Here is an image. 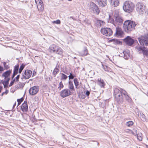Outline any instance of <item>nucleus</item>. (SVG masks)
<instances>
[{
  "instance_id": "48",
  "label": "nucleus",
  "mask_w": 148,
  "mask_h": 148,
  "mask_svg": "<svg viewBox=\"0 0 148 148\" xmlns=\"http://www.w3.org/2000/svg\"><path fill=\"white\" fill-rule=\"evenodd\" d=\"M19 77H20V75H17V76L15 78H14V79L15 80V81L16 82H18L19 81Z\"/></svg>"
},
{
  "instance_id": "52",
  "label": "nucleus",
  "mask_w": 148,
  "mask_h": 148,
  "mask_svg": "<svg viewBox=\"0 0 148 148\" xmlns=\"http://www.w3.org/2000/svg\"><path fill=\"white\" fill-rule=\"evenodd\" d=\"M14 82H16L15 81V79H13L12 81L10 83L9 86H12Z\"/></svg>"
},
{
  "instance_id": "10",
  "label": "nucleus",
  "mask_w": 148,
  "mask_h": 148,
  "mask_svg": "<svg viewBox=\"0 0 148 148\" xmlns=\"http://www.w3.org/2000/svg\"><path fill=\"white\" fill-rule=\"evenodd\" d=\"M95 2L101 7L106 6L107 3V0H95Z\"/></svg>"
},
{
  "instance_id": "27",
  "label": "nucleus",
  "mask_w": 148,
  "mask_h": 148,
  "mask_svg": "<svg viewBox=\"0 0 148 148\" xmlns=\"http://www.w3.org/2000/svg\"><path fill=\"white\" fill-rule=\"evenodd\" d=\"M121 92V89L120 90L117 88H115L114 90V96L116 94H118L120 93Z\"/></svg>"
},
{
  "instance_id": "7",
  "label": "nucleus",
  "mask_w": 148,
  "mask_h": 148,
  "mask_svg": "<svg viewBox=\"0 0 148 148\" xmlns=\"http://www.w3.org/2000/svg\"><path fill=\"white\" fill-rule=\"evenodd\" d=\"M73 92H71L69 89L66 88L61 90L60 92V95L62 98H65L71 95Z\"/></svg>"
},
{
  "instance_id": "29",
  "label": "nucleus",
  "mask_w": 148,
  "mask_h": 148,
  "mask_svg": "<svg viewBox=\"0 0 148 148\" xmlns=\"http://www.w3.org/2000/svg\"><path fill=\"white\" fill-rule=\"evenodd\" d=\"M59 70L57 68H55L53 72V74L54 76H56V75L59 72Z\"/></svg>"
},
{
  "instance_id": "62",
  "label": "nucleus",
  "mask_w": 148,
  "mask_h": 148,
  "mask_svg": "<svg viewBox=\"0 0 148 148\" xmlns=\"http://www.w3.org/2000/svg\"><path fill=\"white\" fill-rule=\"evenodd\" d=\"M70 18H71L72 19H73V17H71Z\"/></svg>"
},
{
  "instance_id": "17",
  "label": "nucleus",
  "mask_w": 148,
  "mask_h": 148,
  "mask_svg": "<svg viewBox=\"0 0 148 148\" xmlns=\"http://www.w3.org/2000/svg\"><path fill=\"white\" fill-rule=\"evenodd\" d=\"M55 53L59 55H61L63 53V50L60 47L57 46Z\"/></svg>"
},
{
  "instance_id": "6",
  "label": "nucleus",
  "mask_w": 148,
  "mask_h": 148,
  "mask_svg": "<svg viewBox=\"0 0 148 148\" xmlns=\"http://www.w3.org/2000/svg\"><path fill=\"white\" fill-rule=\"evenodd\" d=\"M115 21L112 18L110 20V22L115 27H119L118 25H120L122 24L123 20L122 18L119 17H116L115 18Z\"/></svg>"
},
{
  "instance_id": "13",
  "label": "nucleus",
  "mask_w": 148,
  "mask_h": 148,
  "mask_svg": "<svg viewBox=\"0 0 148 148\" xmlns=\"http://www.w3.org/2000/svg\"><path fill=\"white\" fill-rule=\"evenodd\" d=\"M32 74V71L30 70H25L24 74L23 75V78L25 79H28L29 78Z\"/></svg>"
},
{
  "instance_id": "24",
  "label": "nucleus",
  "mask_w": 148,
  "mask_h": 148,
  "mask_svg": "<svg viewBox=\"0 0 148 148\" xmlns=\"http://www.w3.org/2000/svg\"><path fill=\"white\" fill-rule=\"evenodd\" d=\"M105 23L103 21L100 20H97L96 22V25L98 27H100L102 25H104Z\"/></svg>"
},
{
  "instance_id": "32",
  "label": "nucleus",
  "mask_w": 148,
  "mask_h": 148,
  "mask_svg": "<svg viewBox=\"0 0 148 148\" xmlns=\"http://www.w3.org/2000/svg\"><path fill=\"white\" fill-rule=\"evenodd\" d=\"M102 67L105 71H109L110 69V67L106 65L102 64Z\"/></svg>"
},
{
  "instance_id": "53",
  "label": "nucleus",
  "mask_w": 148,
  "mask_h": 148,
  "mask_svg": "<svg viewBox=\"0 0 148 148\" xmlns=\"http://www.w3.org/2000/svg\"><path fill=\"white\" fill-rule=\"evenodd\" d=\"M4 69L3 67L0 65V73H1L4 71Z\"/></svg>"
},
{
  "instance_id": "51",
  "label": "nucleus",
  "mask_w": 148,
  "mask_h": 148,
  "mask_svg": "<svg viewBox=\"0 0 148 148\" xmlns=\"http://www.w3.org/2000/svg\"><path fill=\"white\" fill-rule=\"evenodd\" d=\"M3 65L4 68L6 69H7L9 68L8 65H6V63L5 62H4L3 63Z\"/></svg>"
},
{
  "instance_id": "45",
  "label": "nucleus",
  "mask_w": 148,
  "mask_h": 148,
  "mask_svg": "<svg viewBox=\"0 0 148 148\" xmlns=\"http://www.w3.org/2000/svg\"><path fill=\"white\" fill-rule=\"evenodd\" d=\"M143 54L146 56H148V50L144 49L143 52Z\"/></svg>"
},
{
  "instance_id": "19",
  "label": "nucleus",
  "mask_w": 148,
  "mask_h": 148,
  "mask_svg": "<svg viewBox=\"0 0 148 148\" xmlns=\"http://www.w3.org/2000/svg\"><path fill=\"white\" fill-rule=\"evenodd\" d=\"M116 29V34L118 36H121L123 34V32L119 27H115Z\"/></svg>"
},
{
  "instance_id": "5",
  "label": "nucleus",
  "mask_w": 148,
  "mask_h": 148,
  "mask_svg": "<svg viewBox=\"0 0 148 148\" xmlns=\"http://www.w3.org/2000/svg\"><path fill=\"white\" fill-rule=\"evenodd\" d=\"M136 11L140 14H143L145 12V6L142 3L138 2L136 5Z\"/></svg>"
},
{
  "instance_id": "11",
  "label": "nucleus",
  "mask_w": 148,
  "mask_h": 148,
  "mask_svg": "<svg viewBox=\"0 0 148 148\" xmlns=\"http://www.w3.org/2000/svg\"><path fill=\"white\" fill-rule=\"evenodd\" d=\"M124 41L126 44L129 45L131 46L134 43V40L129 36H127L124 40Z\"/></svg>"
},
{
  "instance_id": "61",
  "label": "nucleus",
  "mask_w": 148,
  "mask_h": 148,
  "mask_svg": "<svg viewBox=\"0 0 148 148\" xmlns=\"http://www.w3.org/2000/svg\"><path fill=\"white\" fill-rule=\"evenodd\" d=\"M68 1H72V0H68Z\"/></svg>"
},
{
  "instance_id": "35",
  "label": "nucleus",
  "mask_w": 148,
  "mask_h": 148,
  "mask_svg": "<svg viewBox=\"0 0 148 148\" xmlns=\"http://www.w3.org/2000/svg\"><path fill=\"white\" fill-rule=\"evenodd\" d=\"M137 135V138L139 140H141L142 139V134L141 133H138Z\"/></svg>"
},
{
  "instance_id": "63",
  "label": "nucleus",
  "mask_w": 148,
  "mask_h": 148,
  "mask_svg": "<svg viewBox=\"0 0 148 148\" xmlns=\"http://www.w3.org/2000/svg\"><path fill=\"white\" fill-rule=\"evenodd\" d=\"M147 140H148V139H147Z\"/></svg>"
},
{
  "instance_id": "4",
  "label": "nucleus",
  "mask_w": 148,
  "mask_h": 148,
  "mask_svg": "<svg viewBox=\"0 0 148 148\" xmlns=\"http://www.w3.org/2000/svg\"><path fill=\"white\" fill-rule=\"evenodd\" d=\"M138 40L141 45L148 46V34L140 36L138 38Z\"/></svg>"
},
{
  "instance_id": "23",
  "label": "nucleus",
  "mask_w": 148,
  "mask_h": 148,
  "mask_svg": "<svg viewBox=\"0 0 148 148\" xmlns=\"http://www.w3.org/2000/svg\"><path fill=\"white\" fill-rule=\"evenodd\" d=\"M129 51L128 50H126L123 52L124 58L125 59H127L130 57L129 55Z\"/></svg>"
},
{
  "instance_id": "30",
  "label": "nucleus",
  "mask_w": 148,
  "mask_h": 148,
  "mask_svg": "<svg viewBox=\"0 0 148 148\" xmlns=\"http://www.w3.org/2000/svg\"><path fill=\"white\" fill-rule=\"evenodd\" d=\"M88 54V50L85 47L84 49V51H83L82 53L81 54L82 55L86 56V55Z\"/></svg>"
},
{
  "instance_id": "9",
  "label": "nucleus",
  "mask_w": 148,
  "mask_h": 148,
  "mask_svg": "<svg viewBox=\"0 0 148 148\" xmlns=\"http://www.w3.org/2000/svg\"><path fill=\"white\" fill-rule=\"evenodd\" d=\"M39 87L37 86L31 87L29 90V93L31 95H34L36 94L39 90Z\"/></svg>"
},
{
  "instance_id": "26",
  "label": "nucleus",
  "mask_w": 148,
  "mask_h": 148,
  "mask_svg": "<svg viewBox=\"0 0 148 148\" xmlns=\"http://www.w3.org/2000/svg\"><path fill=\"white\" fill-rule=\"evenodd\" d=\"M137 51L139 52L140 53H143V51L145 49V47H142L140 46H139L138 47H137Z\"/></svg>"
},
{
  "instance_id": "20",
  "label": "nucleus",
  "mask_w": 148,
  "mask_h": 148,
  "mask_svg": "<svg viewBox=\"0 0 148 148\" xmlns=\"http://www.w3.org/2000/svg\"><path fill=\"white\" fill-rule=\"evenodd\" d=\"M25 85V83H21V82H18L16 85L15 87L17 88H23Z\"/></svg>"
},
{
  "instance_id": "1",
  "label": "nucleus",
  "mask_w": 148,
  "mask_h": 148,
  "mask_svg": "<svg viewBox=\"0 0 148 148\" xmlns=\"http://www.w3.org/2000/svg\"><path fill=\"white\" fill-rule=\"evenodd\" d=\"M136 25L137 24L135 22L130 20H127L124 22L123 27L125 31L129 33L135 29V27Z\"/></svg>"
},
{
  "instance_id": "50",
  "label": "nucleus",
  "mask_w": 148,
  "mask_h": 148,
  "mask_svg": "<svg viewBox=\"0 0 148 148\" xmlns=\"http://www.w3.org/2000/svg\"><path fill=\"white\" fill-rule=\"evenodd\" d=\"M68 77L69 79H73L74 77L73 75L71 73H70V75Z\"/></svg>"
},
{
  "instance_id": "2",
  "label": "nucleus",
  "mask_w": 148,
  "mask_h": 148,
  "mask_svg": "<svg viewBox=\"0 0 148 148\" xmlns=\"http://www.w3.org/2000/svg\"><path fill=\"white\" fill-rule=\"evenodd\" d=\"M134 7V4L132 2L126 1L123 3V9L125 12L130 13L133 11Z\"/></svg>"
},
{
  "instance_id": "21",
  "label": "nucleus",
  "mask_w": 148,
  "mask_h": 148,
  "mask_svg": "<svg viewBox=\"0 0 148 148\" xmlns=\"http://www.w3.org/2000/svg\"><path fill=\"white\" fill-rule=\"evenodd\" d=\"M57 46V45L54 44L50 46L49 47L50 52L52 53H55V50H56Z\"/></svg>"
},
{
  "instance_id": "60",
  "label": "nucleus",
  "mask_w": 148,
  "mask_h": 148,
  "mask_svg": "<svg viewBox=\"0 0 148 148\" xmlns=\"http://www.w3.org/2000/svg\"><path fill=\"white\" fill-rule=\"evenodd\" d=\"M146 147L147 148H148V145H146Z\"/></svg>"
},
{
  "instance_id": "43",
  "label": "nucleus",
  "mask_w": 148,
  "mask_h": 148,
  "mask_svg": "<svg viewBox=\"0 0 148 148\" xmlns=\"http://www.w3.org/2000/svg\"><path fill=\"white\" fill-rule=\"evenodd\" d=\"M23 99L22 98L20 99H18L17 100V101L18 102V106L23 101Z\"/></svg>"
},
{
  "instance_id": "54",
  "label": "nucleus",
  "mask_w": 148,
  "mask_h": 148,
  "mask_svg": "<svg viewBox=\"0 0 148 148\" xmlns=\"http://www.w3.org/2000/svg\"><path fill=\"white\" fill-rule=\"evenodd\" d=\"M90 92L89 91L87 90L85 94L87 96H88L90 95Z\"/></svg>"
},
{
  "instance_id": "16",
  "label": "nucleus",
  "mask_w": 148,
  "mask_h": 148,
  "mask_svg": "<svg viewBox=\"0 0 148 148\" xmlns=\"http://www.w3.org/2000/svg\"><path fill=\"white\" fill-rule=\"evenodd\" d=\"M119 0H110L111 5L114 7L117 6L119 4Z\"/></svg>"
},
{
  "instance_id": "59",
  "label": "nucleus",
  "mask_w": 148,
  "mask_h": 148,
  "mask_svg": "<svg viewBox=\"0 0 148 148\" xmlns=\"http://www.w3.org/2000/svg\"><path fill=\"white\" fill-rule=\"evenodd\" d=\"M5 93V92H3L2 94H1V95L2 96H3L4 94Z\"/></svg>"
},
{
  "instance_id": "14",
  "label": "nucleus",
  "mask_w": 148,
  "mask_h": 148,
  "mask_svg": "<svg viewBox=\"0 0 148 148\" xmlns=\"http://www.w3.org/2000/svg\"><path fill=\"white\" fill-rule=\"evenodd\" d=\"M21 110L23 112H27L28 109V106L27 105V102L25 101L21 106Z\"/></svg>"
},
{
  "instance_id": "25",
  "label": "nucleus",
  "mask_w": 148,
  "mask_h": 148,
  "mask_svg": "<svg viewBox=\"0 0 148 148\" xmlns=\"http://www.w3.org/2000/svg\"><path fill=\"white\" fill-rule=\"evenodd\" d=\"M111 42H113L114 44H121L122 42L116 39H112L110 40Z\"/></svg>"
},
{
  "instance_id": "41",
  "label": "nucleus",
  "mask_w": 148,
  "mask_h": 148,
  "mask_svg": "<svg viewBox=\"0 0 148 148\" xmlns=\"http://www.w3.org/2000/svg\"><path fill=\"white\" fill-rule=\"evenodd\" d=\"M35 2L36 3L37 5L40 4H43L41 0H35Z\"/></svg>"
},
{
  "instance_id": "42",
  "label": "nucleus",
  "mask_w": 148,
  "mask_h": 148,
  "mask_svg": "<svg viewBox=\"0 0 148 148\" xmlns=\"http://www.w3.org/2000/svg\"><path fill=\"white\" fill-rule=\"evenodd\" d=\"M131 133L134 135H136L137 134V130L136 129H134L131 132Z\"/></svg>"
},
{
  "instance_id": "22",
  "label": "nucleus",
  "mask_w": 148,
  "mask_h": 148,
  "mask_svg": "<svg viewBox=\"0 0 148 148\" xmlns=\"http://www.w3.org/2000/svg\"><path fill=\"white\" fill-rule=\"evenodd\" d=\"M98 84L101 87H104L105 84L103 80L101 78L99 79L98 80Z\"/></svg>"
},
{
  "instance_id": "58",
  "label": "nucleus",
  "mask_w": 148,
  "mask_h": 148,
  "mask_svg": "<svg viewBox=\"0 0 148 148\" xmlns=\"http://www.w3.org/2000/svg\"><path fill=\"white\" fill-rule=\"evenodd\" d=\"M2 87H1V86H0V93L1 92V89H2Z\"/></svg>"
},
{
  "instance_id": "8",
  "label": "nucleus",
  "mask_w": 148,
  "mask_h": 148,
  "mask_svg": "<svg viewBox=\"0 0 148 148\" xmlns=\"http://www.w3.org/2000/svg\"><path fill=\"white\" fill-rule=\"evenodd\" d=\"M101 33L106 36H110L112 34V31L110 28H101Z\"/></svg>"
},
{
  "instance_id": "56",
  "label": "nucleus",
  "mask_w": 148,
  "mask_h": 148,
  "mask_svg": "<svg viewBox=\"0 0 148 148\" xmlns=\"http://www.w3.org/2000/svg\"><path fill=\"white\" fill-rule=\"evenodd\" d=\"M3 84L4 87L5 88H6L7 87V85H6L5 84H4V83H3Z\"/></svg>"
},
{
  "instance_id": "33",
  "label": "nucleus",
  "mask_w": 148,
  "mask_h": 148,
  "mask_svg": "<svg viewBox=\"0 0 148 148\" xmlns=\"http://www.w3.org/2000/svg\"><path fill=\"white\" fill-rule=\"evenodd\" d=\"M19 66L18 65H17L14 66L13 73H15L16 74H17Z\"/></svg>"
},
{
  "instance_id": "46",
  "label": "nucleus",
  "mask_w": 148,
  "mask_h": 148,
  "mask_svg": "<svg viewBox=\"0 0 148 148\" xmlns=\"http://www.w3.org/2000/svg\"><path fill=\"white\" fill-rule=\"evenodd\" d=\"M121 94H123L125 96L127 95V92L125 90L121 89Z\"/></svg>"
},
{
  "instance_id": "49",
  "label": "nucleus",
  "mask_w": 148,
  "mask_h": 148,
  "mask_svg": "<svg viewBox=\"0 0 148 148\" xmlns=\"http://www.w3.org/2000/svg\"><path fill=\"white\" fill-rule=\"evenodd\" d=\"M54 23L60 24V21L59 20H57L56 21H54L52 22Z\"/></svg>"
},
{
  "instance_id": "37",
  "label": "nucleus",
  "mask_w": 148,
  "mask_h": 148,
  "mask_svg": "<svg viewBox=\"0 0 148 148\" xmlns=\"http://www.w3.org/2000/svg\"><path fill=\"white\" fill-rule=\"evenodd\" d=\"M119 10H115L114 11V16L115 18L116 17H119Z\"/></svg>"
},
{
  "instance_id": "47",
  "label": "nucleus",
  "mask_w": 148,
  "mask_h": 148,
  "mask_svg": "<svg viewBox=\"0 0 148 148\" xmlns=\"http://www.w3.org/2000/svg\"><path fill=\"white\" fill-rule=\"evenodd\" d=\"M4 81L3 82V83H4L6 85H8V84L9 81L10 80V79H4Z\"/></svg>"
},
{
  "instance_id": "39",
  "label": "nucleus",
  "mask_w": 148,
  "mask_h": 148,
  "mask_svg": "<svg viewBox=\"0 0 148 148\" xmlns=\"http://www.w3.org/2000/svg\"><path fill=\"white\" fill-rule=\"evenodd\" d=\"M133 124V122L132 121L127 122L126 123V125L128 127L131 126Z\"/></svg>"
},
{
  "instance_id": "3",
  "label": "nucleus",
  "mask_w": 148,
  "mask_h": 148,
  "mask_svg": "<svg viewBox=\"0 0 148 148\" xmlns=\"http://www.w3.org/2000/svg\"><path fill=\"white\" fill-rule=\"evenodd\" d=\"M89 10L91 12L97 15H98L100 12L98 6L95 3L92 2L90 3Z\"/></svg>"
},
{
  "instance_id": "28",
  "label": "nucleus",
  "mask_w": 148,
  "mask_h": 148,
  "mask_svg": "<svg viewBox=\"0 0 148 148\" xmlns=\"http://www.w3.org/2000/svg\"><path fill=\"white\" fill-rule=\"evenodd\" d=\"M37 6L38 10V11H42L43 10L44 8L43 5V4H40L39 5H37Z\"/></svg>"
},
{
  "instance_id": "31",
  "label": "nucleus",
  "mask_w": 148,
  "mask_h": 148,
  "mask_svg": "<svg viewBox=\"0 0 148 148\" xmlns=\"http://www.w3.org/2000/svg\"><path fill=\"white\" fill-rule=\"evenodd\" d=\"M74 84L75 85V88L77 89L78 88V86L79 85V82L77 79L75 78L74 79Z\"/></svg>"
},
{
  "instance_id": "55",
  "label": "nucleus",
  "mask_w": 148,
  "mask_h": 148,
  "mask_svg": "<svg viewBox=\"0 0 148 148\" xmlns=\"http://www.w3.org/2000/svg\"><path fill=\"white\" fill-rule=\"evenodd\" d=\"M16 74H16V73H13V74L12 75V78H13L15 76Z\"/></svg>"
},
{
  "instance_id": "15",
  "label": "nucleus",
  "mask_w": 148,
  "mask_h": 148,
  "mask_svg": "<svg viewBox=\"0 0 148 148\" xmlns=\"http://www.w3.org/2000/svg\"><path fill=\"white\" fill-rule=\"evenodd\" d=\"M12 70H9L4 72L2 76L4 77V79H10V76Z\"/></svg>"
},
{
  "instance_id": "57",
  "label": "nucleus",
  "mask_w": 148,
  "mask_h": 148,
  "mask_svg": "<svg viewBox=\"0 0 148 148\" xmlns=\"http://www.w3.org/2000/svg\"><path fill=\"white\" fill-rule=\"evenodd\" d=\"M16 103L15 102V103H14V104L13 106V108H14V107L16 105Z\"/></svg>"
},
{
  "instance_id": "36",
  "label": "nucleus",
  "mask_w": 148,
  "mask_h": 148,
  "mask_svg": "<svg viewBox=\"0 0 148 148\" xmlns=\"http://www.w3.org/2000/svg\"><path fill=\"white\" fill-rule=\"evenodd\" d=\"M140 116H139L140 115L138 114V116H139L141 119L143 121H144L145 120V115L143 114L142 113H140Z\"/></svg>"
},
{
  "instance_id": "34",
  "label": "nucleus",
  "mask_w": 148,
  "mask_h": 148,
  "mask_svg": "<svg viewBox=\"0 0 148 148\" xmlns=\"http://www.w3.org/2000/svg\"><path fill=\"white\" fill-rule=\"evenodd\" d=\"M67 76L64 73H61V79L63 80H65L67 78Z\"/></svg>"
},
{
  "instance_id": "40",
  "label": "nucleus",
  "mask_w": 148,
  "mask_h": 148,
  "mask_svg": "<svg viewBox=\"0 0 148 148\" xmlns=\"http://www.w3.org/2000/svg\"><path fill=\"white\" fill-rule=\"evenodd\" d=\"M25 66L23 64H22L20 66V68L19 69V73H21L24 69V67Z\"/></svg>"
},
{
  "instance_id": "44",
  "label": "nucleus",
  "mask_w": 148,
  "mask_h": 148,
  "mask_svg": "<svg viewBox=\"0 0 148 148\" xmlns=\"http://www.w3.org/2000/svg\"><path fill=\"white\" fill-rule=\"evenodd\" d=\"M125 98L126 99L127 101L128 102H130L131 101V98L128 95H126L125 96Z\"/></svg>"
},
{
  "instance_id": "12",
  "label": "nucleus",
  "mask_w": 148,
  "mask_h": 148,
  "mask_svg": "<svg viewBox=\"0 0 148 148\" xmlns=\"http://www.w3.org/2000/svg\"><path fill=\"white\" fill-rule=\"evenodd\" d=\"M115 99L117 102L122 103L123 101V97L121 92L114 95Z\"/></svg>"
},
{
  "instance_id": "18",
  "label": "nucleus",
  "mask_w": 148,
  "mask_h": 148,
  "mask_svg": "<svg viewBox=\"0 0 148 148\" xmlns=\"http://www.w3.org/2000/svg\"><path fill=\"white\" fill-rule=\"evenodd\" d=\"M68 87L69 90L71 92H73V91H75V89L73 83L71 81H69Z\"/></svg>"
},
{
  "instance_id": "38",
  "label": "nucleus",
  "mask_w": 148,
  "mask_h": 148,
  "mask_svg": "<svg viewBox=\"0 0 148 148\" xmlns=\"http://www.w3.org/2000/svg\"><path fill=\"white\" fill-rule=\"evenodd\" d=\"M64 87V86L62 82V81H61L59 83V86L58 87V88L59 89V90H60L62 88H63Z\"/></svg>"
}]
</instances>
